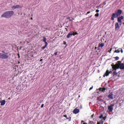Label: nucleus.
Segmentation results:
<instances>
[{
	"label": "nucleus",
	"instance_id": "1",
	"mask_svg": "<svg viewBox=\"0 0 124 124\" xmlns=\"http://www.w3.org/2000/svg\"><path fill=\"white\" fill-rule=\"evenodd\" d=\"M14 12L13 11H10L4 12L1 15V16L6 18H10L13 15Z\"/></svg>",
	"mask_w": 124,
	"mask_h": 124
},
{
	"label": "nucleus",
	"instance_id": "2",
	"mask_svg": "<svg viewBox=\"0 0 124 124\" xmlns=\"http://www.w3.org/2000/svg\"><path fill=\"white\" fill-rule=\"evenodd\" d=\"M122 12V10L120 9H118L115 13H113L112 14L111 18V20H114L115 18H116L118 16H120Z\"/></svg>",
	"mask_w": 124,
	"mask_h": 124
},
{
	"label": "nucleus",
	"instance_id": "3",
	"mask_svg": "<svg viewBox=\"0 0 124 124\" xmlns=\"http://www.w3.org/2000/svg\"><path fill=\"white\" fill-rule=\"evenodd\" d=\"M9 53L7 52L5 54L0 53V59H6L9 57L8 54Z\"/></svg>",
	"mask_w": 124,
	"mask_h": 124
},
{
	"label": "nucleus",
	"instance_id": "4",
	"mask_svg": "<svg viewBox=\"0 0 124 124\" xmlns=\"http://www.w3.org/2000/svg\"><path fill=\"white\" fill-rule=\"evenodd\" d=\"M111 66L112 67L113 71L115 70V71H116L117 69H118V64H116L115 65H114L113 64L111 65Z\"/></svg>",
	"mask_w": 124,
	"mask_h": 124
},
{
	"label": "nucleus",
	"instance_id": "5",
	"mask_svg": "<svg viewBox=\"0 0 124 124\" xmlns=\"http://www.w3.org/2000/svg\"><path fill=\"white\" fill-rule=\"evenodd\" d=\"M123 18L124 17L123 16L117 17V21L118 22L120 23V25H121L122 20L123 19Z\"/></svg>",
	"mask_w": 124,
	"mask_h": 124
},
{
	"label": "nucleus",
	"instance_id": "6",
	"mask_svg": "<svg viewBox=\"0 0 124 124\" xmlns=\"http://www.w3.org/2000/svg\"><path fill=\"white\" fill-rule=\"evenodd\" d=\"M118 69L119 68L121 69H124V64L123 63L118 64Z\"/></svg>",
	"mask_w": 124,
	"mask_h": 124
},
{
	"label": "nucleus",
	"instance_id": "7",
	"mask_svg": "<svg viewBox=\"0 0 124 124\" xmlns=\"http://www.w3.org/2000/svg\"><path fill=\"white\" fill-rule=\"evenodd\" d=\"M115 26V31H117L120 28V26H119L118 23V22L116 23Z\"/></svg>",
	"mask_w": 124,
	"mask_h": 124
},
{
	"label": "nucleus",
	"instance_id": "8",
	"mask_svg": "<svg viewBox=\"0 0 124 124\" xmlns=\"http://www.w3.org/2000/svg\"><path fill=\"white\" fill-rule=\"evenodd\" d=\"M114 106V104H111L108 107V109L109 111L111 112L113 110V107Z\"/></svg>",
	"mask_w": 124,
	"mask_h": 124
},
{
	"label": "nucleus",
	"instance_id": "9",
	"mask_svg": "<svg viewBox=\"0 0 124 124\" xmlns=\"http://www.w3.org/2000/svg\"><path fill=\"white\" fill-rule=\"evenodd\" d=\"M21 8V6L19 5H14L12 7V8L13 9L20 8Z\"/></svg>",
	"mask_w": 124,
	"mask_h": 124
},
{
	"label": "nucleus",
	"instance_id": "10",
	"mask_svg": "<svg viewBox=\"0 0 124 124\" xmlns=\"http://www.w3.org/2000/svg\"><path fill=\"white\" fill-rule=\"evenodd\" d=\"M79 109L75 108V109L73 111V113L75 114H76L79 112Z\"/></svg>",
	"mask_w": 124,
	"mask_h": 124
},
{
	"label": "nucleus",
	"instance_id": "11",
	"mask_svg": "<svg viewBox=\"0 0 124 124\" xmlns=\"http://www.w3.org/2000/svg\"><path fill=\"white\" fill-rule=\"evenodd\" d=\"M113 94L112 93H109L108 95V98L111 99H113Z\"/></svg>",
	"mask_w": 124,
	"mask_h": 124
},
{
	"label": "nucleus",
	"instance_id": "12",
	"mask_svg": "<svg viewBox=\"0 0 124 124\" xmlns=\"http://www.w3.org/2000/svg\"><path fill=\"white\" fill-rule=\"evenodd\" d=\"M0 103H1V106H3L6 103V101L5 100H1L0 101Z\"/></svg>",
	"mask_w": 124,
	"mask_h": 124
},
{
	"label": "nucleus",
	"instance_id": "13",
	"mask_svg": "<svg viewBox=\"0 0 124 124\" xmlns=\"http://www.w3.org/2000/svg\"><path fill=\"white\" fill-rule=\"evenodd\" d=\"M72 31L70 32L69 33H68L67 36V38H69L72 35Z\"/></svg>",
	"mask_w": 124,
	"mask_h": 124
},
{
	"label": "nucleus",
	"instance_id": "14",
	"mask_svg": "<svg viewBox=\"0 0 124 124\" xmlns=\"http://www.w3.org/2000/svg\"><path fill=\"white\" fill-rule=\"evenodd\" d=\"M104 43H100L99 44V46L98 47L99 48L100 47H101V48L102 47L104 46Z\"/></svg>",
	"mask_w": 124,
	"mask_h": 124
},
{
	"label": "nucleus",
	"instance_id": "15",
	"mask_svg": "<svg viewBox=\"0 0 124 124\" xmlns=\"http://www.w3.org/2000/svg\"><path fill=\"white\" fill-rule=\"evenodd\" d=\"M109 75V73H108V70H107L106 72L105 73V74L103 75V77H105V76H107Z\"/></svg>",
	"mask_w": 124,
	"mask_h": 124
},
{
	"label": "nucleus",
	"instance_id": "16",
	"mask_svg": "<svg viewBox=\"0 0 124 124\" xmlns=\"http://www.w3.org/2000/svg\"><path fill=\"white\" fill-rule=\"evenodd\" d=\"M99 90L100 91L103 92L106 90V88L105 87L100 88Z\"/></svg>",
	"mask_w": 124,
	"mask_h": 124
},
{
	"label": "nucleus",
	"instance_id": "17",
	"mask_svg": "<svg viewBox=\"0 0 124 124\" xmlns=\"http://www.w3.org/2000/svg\"><path fill=\"white\" fill-rule=\"evenodd\" d=\"M120 48H118L117 49V50H115L114 52V53H119L120 52Z\"/></svg>",
	"mask_w": 124,
	"mask_h": 124
},
{
	"label": "nucleus",
	"instance_id": "18",
	"mask_svg": "<svg viewBox=\"0 0 124 124\" xmlns=\"http://www.w3.org/2000/svg\"><path fill=\"white\" fill-rule=\"evenodd\" d=\"M43 42H44L45 44H46V39L45 37H43Z\"/></svg>",
	"mask_w": 124,
	"mask_h": 124
},
{
	"label": "nucleus",
	"instance_id": "19",
	"mask_svg": "<svg viewBox=\"0 0 124 124\" xmlns=\"http://www.w3.org/2000/svg\"><path fill=\"white\" fill-rule=\"evenodd\" d=\"M113 76H114L117 74V73L116 72V71L115 70V71L113 72Z\"/></svg>",
	"mask_w": 124,
	"mask_h": 124
},
{
	"label": "nucleus",
	"instance_id": "20",
	"mask_svg": "<svg viewBox=\"0 0 124 124\" xmlns=\"http://www.w3.org/2000/svg\"><path fill=\"white\" fill-rule=\"evenodd\" d=\"M46 47V44H45V46H43V47H41V49H42L43 50Z\"/></svg>",
	"mask_w": 124,
	"mask_h": 124
},
{
	"label": "nucleus",
	"instance_id": "21",
	"mask_svg": "<svg viewBox=\"0 0 124 124\" xmlns=\"http://www.w3.org/2000/svg\"><path fill=\"white\" fill-rule=\"evenodd\" d=\"M99 118L100 119H101L102 118H103V115H101L99 116Z\"/></svg>",
	"mask_w": 124,
	"mask_h": 124
},
{
	"label": "nucleus",
	"instance_id": "22",
	"mask_svg": "<svg viewBox=\"0 0 124 124\" xmlns=\"http://www.w3.org/2000/svg\"><path fill=\"white\" fill-rule=\"evenodd\" d=\"M99 16V14L98 13H96L95 14V16L96 17H98Z\"/></svg>",
	"mask_w": 124,
	"mask_h": 124
},
{
	"label": "nucleus",
	"instance_id": "23",
	"mask_svg": "<svg viewBox=\"0 0 124 124\" xmlns=\"http://www.w3.org/2000/svg\"><path fill=\"white\" fill-rule=\"evenodd\" d=\"M116 60H118L119 59V58L118 56H117L115 57L114 58Z\"/></svg>",
	"mask_w": 124,
	"mask_h": 124
},
{
	"label": "nucleus",
	"instance_id": "24",
	"mask_svg": "<svg viewBox=\"0 0 124 124\" xmlns=\"http://www.w3.org/2000/svg\"><path fill=\"white\" fill-rule=\"evenodd\" d=\"M1 52H2V53H3V54H5L6 53L5 52V51L4 50L2 51H1Z\"/></svg>",
	"mask_w": 124,
	"mask_h": 124
},
{
	"label": "nucleus",
	"instance_id": "25",
	"mask_svg": "<svg viewBox=\"0 0 124 124\" xmlns=\"http://www.w3.org/2000/svg\"><path fill=\"white\" fill-rule=\"evenodd\" d=\"M120 51H121V53H122L123 52V50L122 49V48H120Z\"/></svg>",
	"mask_w": 124,
	"mask_h": 124
},
{
	"label": "nucleus",
	"instance_id": "26",
	"mask_svg": "<svg viewBox=\"0 0 124 124\" xmlns=\"http://www.w3.org/2000/svg\"><path fill=\"white\" fill-rule=\"evenodd\" d=\"M106 1H105L103 2V5H105L106 4Z\"/></svg>",
	"mask_w": 124,
	"mask_h": 124
},
{
	"label": "nucleus",
	"instance_id": "27",
	"mask_svg": "<svg viewBox=\"0 0 124 124\" xmlns=\"http://www.w3.org/2000/svg\"><path fill=\"white\" fill-rule=\"evenodd\" d=\"M90 13V11H88V12H87V13L86 14H85V15H87V14H89V13Z\"/></svg>",
	"mask_w": 124,
	"mask_h": 124
},
{
	"label": "nucleus",
	"instance_id": "28",
	"mask_svg": "<svg viewBox=\"0 0 124 124\" xmlns=\"http://www.w3.org/2000/svg\"><path fill=\"white\" fill-rule=\"evenodd\" d=\"M99 11V10L98 9H97L96 10V12H98Z\"/></svg>",
	"mask_w": 124,
	"mask_h": 124
},
{
	"label": "nucleus",
	"instance_id": "29",
	"mask_svg": "<svg viewBox=\"0 0 124 124\" xmlns=\"http://www.w3.org/2000/svg\"><path fill=\"white\" fill-rule=\"evenodd\" d=\"M93 86H92V87H90L89 89V90H91V89H92L93 88Z\"/></svg>",
	"mask_w": 124,
	"mask_h": 124
},
{
	"label": "nucleus",
	"instance_id": "30",
	"mask_svg": "<svg viewBox=\"0 0 124 124\" xmlns=\"http://www.w3.org/2000/svg\"><path fill=\"white\" fill-rule=\"evenodd\" d=\"M78 34V33L76 32H75V34H73V35L74 36L75 35H77Z\"/></svg>",
	"mask_w": 124,
	"mask_h": 124
},
{
	"label": "nucleus",
	"instance_id": "31",
	"mask_svg": "<svg viewBox=\"0 0 124 124\" xmlns=\"http://www.w3.org/2000/svg\"><path fill=\"white\" fill-rule=\"evenodd\" d=\"M94 116V114H93V115H92L91 116V118H93V116Z\"/></svg>",
	"mask_w": 124,
	"mask_h": 124
},
{
	"label": "nucleus",
	"instance_id": "32",
	"mask_svg": "<svg viewBox=\"0 0 124 124\" xmlns=\"http://www.w3.org/2000/svg\"><path fill=\"white\" fill-rule=\"evenodd\" d=\"M57 54V52H56L55 53H54V54L55 55H56Z\"/></svg>",
	"mask_w": 124,
	"mask_h": 124
},
{
	"label": "nucleus",
	"instance_id": "33",
	"mask_svg": "<svg viewBox=\"0 0 124 124\" xmlns=\"http://www.w3.org/2000/svg\"><path fill=\"white\" fill-rule=\"evenodd\" d=\"M44 105V104H42L41 106V108L43 107Z\"/></svg>",
	"mask_w": 124,
	"mask_h": 124
},
{
	"label": "nucleus",
	"instance_id": "34",
	"mask_svg": "<svg viewBox=\"0 0 124 124\" xmlns=\"http://www.w3.org/2000/svg\"><path fill=\"white\" fill-rule=\"evenodd\" d=\"M63 117H65L66 118H67V116L66 115H65L63 116Z\"/></svg>",
	"mask_w": 124,
	"mask_h": 124
},
{
	"label": "nucleus",
	"instance_id": "35",
	"mask_svg": "<svg viewBox=\"0 0 124 124\" xmlns=\"http://www.w3.org/2000/svg\"><path fill=\"white\" fill-rule=\"evenodd\" d=\"M111 49H110V50H109L108 51V52L110 53L111 51Z\"/></svg>",
	"mask_w": 124,
	"mask_h": 124
},
{
	"label": "nucleus",
	"instance_id": "36",
	"mask_svg": "<svg viewBox=\"0 0 124 124\" xmlns=\"http://www.w3.org/2000/svg\"><path fill=\"white\" fill-rule=\"evenodd\" d=\"M108 73H109V74H110V73H112V71H109L108 70Z\"/></svg>",
	"mask_w": 124,
	"mask_h": 124
},
{
	"label": "nucleus",
	"instance_id": "37",
	"mask_svg": "<svg viewBox=\"0 0 124 124\" xmlns=\"http://www.w3.org/2000/svg\"><path fill=\"white\" fill-rule=\"evenodd\" d=\"M121 63V62L120 61H118V64Z\"/></svg>",
	"mask_w": 124,
	"mask_h": 124
},
{
	"label": "nucleus",
	"instance_id": "38",
	"mask_svg": "<svg viewBox=\"0 0 124 124\" xmlns=\"http://www.w3.org/2000/svg\"><path fill=\"white\" fill-rule=\"evenodd\" d=\"M72 33L73 34L72 35H73V34H75V32L72 31Z\"/></svg>",
	"mask_w": 124,
	"mask_h": 124
},
{
	"label": "nucleus",
	"instance_id": "39",
	"mask_svg": "<svg viewBox=\"0 0 124 124\" xmlns=\"http://www.w3.org/2000/svg\"><path fill=\"white\" fill-rule=\"evenodd\" d=\"M70 17H67V19H70Z\"/></svg>",
	"mask_w": 124,
	"mask_h": 124
},
{
	"label": "nucleus",
	"instance_id": "40",
	"mask_svg": "<svg viewBox=\"0 0 124 124\" xmlns=\"http://www.w3.org/2000/svg\"><path fill=\"white\" fill-rule=\"evenodd\" d=\"M83 124H87V123H86L85 122L83 123Z\"/></svg>",
	"mask_w": 124,
	"mask_h": 124
},
{
	"label": "nucleus",
	"instance_id": "41",
	"mask_svg": "<svg viewBox=\"0 0 124 124\" xmlns=\"http://www.w3.org/2000/svg\"><path fill=\"white\" fill-rule=\"evenodd\" d=\"M65 29L66 30V31H68L67 29V28H65Z\"/></svg>",
	"mask_w": 124,
	"mask_h": 124
},
{
	"label": "nucleus",
	"instance_id": "42",
	"mask_svg": "<svg viewBox=\"0 0 124 124\" xmlns=\"http://www.w3.org/2000/svg\"><path fill=\"white\" fill-rule=\"evenodd\" d=\"M84 122V121H83V120H82L81 121V123H83V122Z\"/></svg>",
	"mask_w": 124,
	"mask_h": 124
},
{
	"label": "nucleus",
	"instance_id": "43",
	"mask_svg": "<svg viewBox=\"0 0 124 124\" xmlns=\"http://www.w3.org/2000/svg\"><path fill=\"white\" fill-rule=\"evenodd\" d=\"M119 105H120V106H121V103H119Z\"/></svg>",
	"mask_w": 124,
	"mask_h": 124
},
{
	"label": "nucleus",
	"instance_id": "44",
	"mask_svg": "<svg viewBox=\"0 0 124 124\" xmlns=\"http://www.w3.org/2000/svg\"><path fill=\"white\" fill-rule=\"evenodd\" d=\"M66 118L67 119H69V118H68L67 117V118Z\"/></svg>",
	"mask_w": 124,
	"mask_h": 124
},
{
	"label": "nucleus",
	"instance_id": "45",
	"mask_svg": "<svg viewBox=\"0 0 124 124\" xmlns=\"http://www.w3.org/2000/svg\"><path fill=\"white\" fill-rule=\"evenodd\" d=\"M31 20H32V17H31Z\"/></svg>",
	"mask_w": 124,
	"mask_h": 124
},
{
	"label": "nucleus",
	"instance_id": "46",
	"mask_svg": "<svg viewBox=\"0 0 124 124\" xmlns=\"http://www.w3.org/2000/svg\"><path fill=\"white\" fill-rule=\"evenodd\" d=\"M95 49H96L97 48V47H95Z\"/></svg>",
	"mask_w": 124,
	"mask_h": 124
},
{
	"label": "nucleus",
	"instance_id": "47",
	"mask_svg": "<svg viewBox=\"0 0 124 124\" xmlns=\"http://www.w3.org/2000/svg\"><path fill=\"white\" fill-rule=\"evenodd\" d=\"M71 21V20H70H70H69L70 21Z\"/></svg>",
	"mask_w": 124,
	"mask_h": 124
},
{
	"label": "nucleus",
	"instance_id": "48",
	"mask_svg": "<svg viewBox=\"0 0 124 124\" xmlns=\"http://www.w3.org/2000/svg\"><path fill=\"white\" fill-rule=\"evenodd\" d=\"M18 63H20V62H18Z\"/></svg>",
	"mask_w": 124,
	"mask_h": 124
},
{
	"label": "nucleus",
	"instance_id": "49",
	"mask_svg": "<svg viewBox=\"0 0 124 124\" xmlns=\"http://www.w3.org/2000/svg\"><path fill=\"white\" fill-rule=\"evenodd\" d=\"M92 16H90V18H91V17Z\"/></svg>",
	"mask_w": 124,
	"mask_h": 124
},
{
	"label": "nucleus",
	"instance_id": "50",
	"mask_svg": "<svg viewBox=\"0 0 124 124\" xmlns=\"http://www.w3.org/2000/svg\"><path fill=\"white\" fill-rule=\"evenodd\" d=\"M66 43L65 42V43H64V44H66Z\"/></svg>",
	"mask_w": 124,
	"mask_h": 124
},
{
	"label": "nucleus",
	"instance_id": "51",
	"mask_svg": "<svg viewBox=\"0 0 124 124\" xmlns=\"http://www.w3.org/2000/svg\"><path fill=\"white\" fill-rule=\"evenodd\" d=\"M123 23V24H124V22Z\"/></svg>",
	"mask_w": 124,
	"mask_h": 124
},
{
	"label": "nucleus",
	"instance_id": "52",
	"mask_svg": "<svg viewBox=\"0 0 124 124\" xmlns=\"http://www.w3.org/2000/svg\"><path fill=\"white\" fill-rule=\"evenodd\" d=\"M80 95H79V97H80Z\"/></svg>",
	"mask_w": 124,
	"mask_h": 124
},
{
	"label": "nucleus",
	"instance_id": "53",
	"mask_svg": "<svg viewBox=\"0 0 124 124\" xmlns=\"http://www.w3.org/2000/svg\"><path fill=\"white\" fill-rule=\"evenodd\" d=\"M21 47H20V49H21Z\"/></svg>",
	"mask_w": 124,
	"mask_h": 124
},
{
	"label": "nucleus",
	"instance_id": "54",
	"mask_svg": "<svg viewBox=\"0 0 124 124\" xmlns=\"http://www.w3.org/2000/svg\"><path fill=\"white\" fill-rule=\"evenodd\" d=\"M8 99H10V98H8Z\"/></svg>",
	"mask_w": 124,
	"mask_h": 124
},
{
	"label": "nucleus",
	"instance_id": "55",
	"mask_svg": "<svg viewBox=\"0 0 124 124\" xmlns=\"http://www.w3.org/2000/svg\"><path fill=\"white\" fill-rule=\"evenodd\" d=\"M70 120H69V121H70Z\"/></svg>",
	"mask_w": 124,
	"mask_h": 124
}]
</instances>
